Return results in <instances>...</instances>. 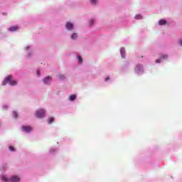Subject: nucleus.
<instances>
[{
	"instance_id": "obj_9",
	"label": "nucleus",
	"mask_w": 182,
	"mask_h": 182,
	"mask_svg": "<svg viewBox=\"0 0 182 182\" xmlns=\"http://www.w3.org/2000/svg\"><path fill=\"white\" fill-rule=\"evenodd\" d=\"M163 59H167V55H164L163 56L161 57L160 59H158L156 60V63H161V60Z\"/></svg>"
},
{
	"instance_id": "obj_15",
	"label": "nucleus",
	"mask_w": 182,
	"mask_h": 182,
	"mask_svg": "<svg viewBox=\"0 0 182 182\" xmlns=\"http://www.w3.org/2000/svg\"><path fill=\"white\" fill-rule=\"evenodd\" d=\"M92 5H96L97 0H90Z\"/></svg>"
},
{
	"instance_id": "obj_7",
	"label": "nucleus",
	"mask_w": 182,
	"mask_h": 182,
	"mask_svg": "<svg viewBox=\"0 0 182 182\" xmlns=\"http://www.w3.org/2000/svg\"><path fill=\"white\" fill-rule=\"evenodd\" d=\"M66 29H68V31L73 29V24L70 22H68L66 23Z\"/></svg>"
},
{
	"instance_id": "obj_1",
	"label": "nucleus",
	"mask_w": 182,
	"mask_h": 182,
	"mask_svg": "<svg viewBox=\"0 0 182 182\" xmlns=\"http://www.w3.org/2000/svg\"><path fill=\"white\" fill-rule=\"evenodd\" d=\"M6 83H9L11 86H16V85H18V82L16 80H12V75H9L5 78L3 82V85L5 86Z\"/></svg>"
},
{
	"instance_id": "obj_21",
	"label": "nucleus",
	"mask_w": 182,
	"mask_h": 182,
	"mask_svg": "<svg viewBox=\"0 0 182 182\" xmlns=\"http://www.w3.org/2000/svg\"><path fill=\"white\" fill-rule=\"evenodd\" d=\"M94 23H95V20H93V19L90 20V26H92Z\"/></svg>"
},
{
	"instance_id": "obj_5",
	"label": "nucleus",
	"mask_w": 182,
	"mask_h": 182,
	"mask_svg": "<svg viewBox=\"0 0 182 182\" xmlns=\"http://www.w3.org/2000/svg\"><path fill=\"white\" fill-rule=\"evenodd\" d=\"M121 56L123 59L126 58V49L124 48H122L120 50Z\"/></svg>"
},
{
	"instance_id": "obj_2",
	"label": "nucleus",
	"mask_w": 182,
	"mask_h": 182,
	"mask_svg": "<svg viewBox=\"0 0 182 182\" xmlns=\"http://www.w3.org/2000/svg\"><path fill=\"white\" fill-rule=\"evenodd\" d=\"M36 116L38 119H42V117H45V111L43 109H38L36 112Z\"/></svg>"
},
{
	"instance_id": "obj_25",
	"label": "nucleus",
	"mask_w": 182,
	"mask_h": 182,
	"mask_svg": "<svg viewBox=\"0 0 182 182\" xmlns=\"http://www.w3.org/2000/svg\"><path fill=\"white\" fill-rule=\"evenodd\" d=\"M179 43L182 46V39L179 41Z\"/></svg>"
},
{
	"instance_id": "obj_19",
	"label": "nucleus",
	"mask_w": 182,
	"mask_h": 182,
	"mask_svg": "<svg viewBox=\"0 0 182 182\" xmlns=\"http://www.w3.org/2000/svg\"><path fill=\"white\" fill-rule=\"evenodd\" d=\"M58 78L60 79L61 80H63L65 79V76L62 75H58Z\"/></svg>"
},
{
	"instance_id": "obj_4",
	"label": "nucleus",
	"mask_w": 182,
	"mask_h": 182,
	"mask_svg": "<svg viewBox=\"0 0 182 182\" xmlns=\"http://www.w3.org/2000/svg\"><path fill=\"white\" fill-rule=\"evenodd\" d=\"M10 181L11 182H19L21 181V178H19V176H11Z\"/></svg>"
},
{
	"instance_id": "obj_14",
	"label": "nucleus",
	"mask_w": 182,
	"mask_h": 182,
	"mask_svg": "<svg viewBox=\"0 0 182 182\" xmlns=\"http://www.w3.org/2000/svg\"><path fill=\"white\" fill-rule=\"evenodd\" d=\"M71 39H77V33H73L71 36Z\"/></svg>"
},
{
	"instance_id": "obj_3",
	"label": "nucleus",
	"mask_w": 182,
	"mask_h": 182,
	"mask_svg": "<svg viewBox=\"0 0 182 182\" xmlns=\"http://www.w3.org/2000/svg\"><path fill=\"white\" fill-rule=\"evenodd\" d=\"M21 129L25 133H29V132H32V128L30 126H23Z\"/></svg>"
},
{
	"instance_id": "obj_24",
	"label": "nucleus",
	"mask_w": 182,
	"mask_h": 182,
	"mask_svg": "<svg viewBox=\"0 0 182 182\" xmlns=\"http://www.w3.org/2000/svg\"><path fill=\"white\" fill-rule=\"evenodd\" d=\"M37 75L41 76V73H39V70H37Z\"/></svg>"
},
{
	"instance_id": "obj_18",
	"label": "nucleus",
	"mask_w": 182,
	"mask_h": 182,
	"mask_svg": "<svg viewBox=\"0 0 182 182\" xmlns=\"http://www.w3.org/2000/svg\"><path fill=\"white\" fill-rule=\"evenodd\" d=\"M13 114H14V117H15V119H17L18 117V112H16V111L13 112Z\"/></svg>"
},
{
	"instance_id": "obj_17",
	"label": "nucleus",
	"mask_w": 182,
	"mask_h": 182,
	"mask_svg": "<svg viewBox=\"0 0 182 182\" xmlns=\"http://www.w3.org/2000/svg\"><path fill=\"white\" fill-rule=\"evenodd\" d=\"M142 18L143 17L140 14L135 16V19H142Z\"/></svg>"
},
{
	"instance_id": "obj_22",
	"label": "nucleus",
	"mask_w": 182,
	"mask_h": 182,
	"mask_svg": "<svg viewBox=\"0 0 182 182\" xmlns=\"http://www.w3.org/2000/svg\"><path fill=\"white\" fill-rule=\"evenodd\" d=\"M9 150L11 151H15V148H14V146H9Z\"/></svg>"
},
{
	"instance_id": "obj_8",
	"label": "nucleus",
	"mask_w": 182,
	"mask_h": 182,
	"mask_svg": "<svg viewBox=\"0 0 182 182\" xmlns=\"http://www.w3.org/2000/svg\"><path fill=\"white\" fill-rule=\"evenodd\" d=\"M143 70V67L141 65H137L135 68V72L136 73H139V72Z\"/></svg>"
},
{
	"instance_id": "obj_12",
	"label": "nucleus",
	"mask_w": 182,
	"mask_h": 182,
	"mask_svg": "<svg viewBox=\"0 0 182 182\" xmlns=\"http://www.w3.org/2000/svg\"><path fill=\"white\" fill-rule=\"evenodd\" d=\"M159 25H166V23H167V21H166V20L164 19H161L159 21Z\"/></svg>"
},
{
	"instance_id": "obj_10",
	"label": "nucleus",
	"mask_w": 182,
	"mask_h": 182,
	"mask_svg": "<svg viewBox=\"0 0 182 182\" xmlns=\"http://www.w3.org/2000/svg\"><path fill=\"white\" fill-rule=\"evenodd\" d=\"M19 29V27L18 26H11L9 28L10 32H15V31H18Z\"/></svg>"
},
{
	"instance_id": "obj_23",
	"label": "nucleus",
	"mask_w": 182,
	"mask_h": 182,
	"mask_svg": "<svg viewBox=\"0 0 182 182\" xmlns=\"http://www.w3.org/2000/svg\"><path fill=\"white\" fill-rule=\"evenodd\" d=\"M109 79H110V77H107L105 78V82H107V80H109Z\"/></svg>"
},
{
	"instance_id": "obj_13",
	"label": "nucleus",
	"mask_w": 182,
	"mask_h": 182,
	"mask_svg": "<svg viewBox=\"0 0 182 182\" xmlns=\"http://www.w3.org/2000/svg\"><path fill=\"white\" fill-rule=\"evenodd\" d=\"M1 180H2V181H8V177H6V176H1Z\"/></svg>"
},
{
	"instance_id": "obj_20",
	"label": "nucleus",
	"mask_w": 182,
	"mask_h": 182,
	"mask_svg": "<svg viewBox=\"0 0 182 182\" xmlns=\"http://www.w3.org/2000/svg\"><path fill=\"white\" fill-rule=\"evenodd\" d=\"M77 59H78L80 63H82V62H83V59H82L81 56H77Z\"/></svg>"
},
{
	"instance_id": "obj_11",
	"label": "nucleus",
	"mask_w": 182,
	"mask_h": 182,
	"mask_svg": "<svg viewBox=\"0 0 182 182\" xmlns=\"http://www.w3.org/2000/svg\"><path fill=\"white\" fill-rule=\"evenodd\" d=\"M69 100H70L71 102H73V100H76V95H70Z\"/></svg>"
},
{
	"instance_id": "obj_16",
	"label": "nucleus",
	"mask_w": 182,
	"mask_h": 182,
	"mask_svg": "<svg viewBox=\"0 0 182 182\" xmlns=\"http://www.w3.org/2000/svg\"><path fill=\"white\" fill-rule=\"evenodd\" d=\"M55 119L53 117H50L48 119V123L50 124L51 123H53Z\"/></svg>"
},
{
	"instance_id": "obj_6",
	"label": "nucleus",
	"mask_w": 182,
	"mask_h": 182,
	"mask_svg": "<svg viewBox=\"0 0 182 182\" xmlns=\"http://www.w3.org/2000/svg\"><path fill=\"white\" fill-rule=\"evenodd\" d=\"M45 85H49L52 82V78L50 77H47L43 80Z\"/></svg>"
}]
</instances>
